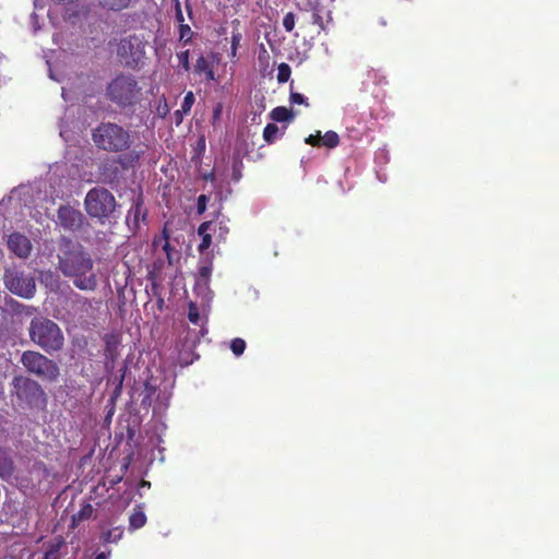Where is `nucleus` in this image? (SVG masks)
<instances>
[{"label": "nucleus", "instance_id": "18", "mask_svg": "<svg viewBox=\"0 0 559 559\" xmlns=\"http://www.w3.org/2000/svg\"><path fill=\"white\" fill-rule=\"evenodd\" d=\"M143 154H144L143 148L129 150L127 153L119 156V163L121 164V166L123 168L133 167L135 164L139 163L141 157L143 156Z\"/></svg>", "mask_w": 559, "mask_h": 559}, {"label": "nucleus", "instance_id": "14", "mask_svg": "<svg viewBox=\"0 0 559 559\" xmlns=\"http://www.w3.org/2000/svg\"><path fill=\"white\" fill-rule=\"evenodd\" d=\"M58 4L67 5V13L69 17L87 16L90 7L87 4L79 3L81 0H55Z\"/></svg>", "mask_w": 559, "mask_h": 559}, {"label": "nucleus", "instance_id": "46", "mask_svg": "<svg viewBox=\"0 0 559 559\" xmlns=\"http://www.w3.org/2000/svg\"><path fill=\"white\" fill-rule=\"evenodd\" d=\"M228 233V228L226 226H223L222 222L219 223V236L222 237L223 235L227 234Z\"/></svg>", "mask_w": 559, "mask_h": 559}, {"label": "nucleus", "instance_id": "6", "mask_svg": "<svg viewBox=\"0 0 559 559\" xmlns=\"http://www.w3.org/2000/svg\"><path fill=\"white\" fill-rule=\"evenodd\" d=\"M118 207L115 195L106 188H92L85 195L84 209L87 215L99 224L110 222Z\"/></svg>", "mask_w": 559, "mask_h": 559}, {"label": "nucleus", "instance_id": "25", "mask_svg": "<svg viewBox=\"0 0 559 559\" xmlns=\"http://www.w3.org/2000/svg\"><path fill=\"white\" fill-rule=\"evenodd\" d=\"M340 144V136L335 131H326L322 135V145L328 148H334Z\"/></svg>", "mask_w": 559, "mask_h": 559}, {"label": "nucleus", "instance_id": "16", "mask_svg": "<svg viewBox=\"0 0 559 559\" xmlns=\"http://www.w3.org/2000/svg\"><path fill=\"white\" fill-rule=\"evenodd\" d=\"M94 514V508L91 503H85L71 516V528H76L82 522L90 520Z\"/></svg>", "mask_w": 559, "mask_h": 559}, {"label": "nucleus", "instance_id": "35", "mask_svg": "<svg viewBox=\"0 0 559 559\" xmlns=\"http://www.w3.org/2000/svg\"><path fill=\"white\" fill-rule=\"evenodd\" d=\"M121 536H122V531L120 528L116 527V528L108 531L105 534L104 540L107 543L117 542L119 538H121Z\"/></svg>", "mask_w": 559, "mask_h": 559}, {"label": "nucleus", "instance_id": "36", "mask_svg": "<svg viewBox=\"0 0 559 559\" xmlns=\"http://www.w3.org/2000/svg\"><path fill=\"white\" fill-rule=\"evenodd\" d=\"M202 237V240L198 247V250L199 252H204L206 249L210 248L211 243H212V236L211 235H203L201 236Z\"/></svg>", "mask_w": 559, "mask_h": 559}, {"label": "nucleus", "instance_id": "2", "mask_svg": "<svg viewBox=\"0 0 559 559\" xmlns=\"http://www.w3.org/2000/svg\"><path fill=\"white\" fill-rule=\"evenodd\" d=\"M105 96L119 109L133 111L141 104L143 92L133 74L120 72L107 83Z\"/></svg>", "mask_w": 559, "mask_h": 559}, {"label": "nucleus", "instance_id": "47", "mask_svg": "<svg viewBox=\"0 0 559 559\" xmlns=\"http://www.w3.org/2000/svg\"><path fill=\"white\" fill-rule=\"evenodd\" d=\"M109 558V552L108 554H105V552H100L98 554L95 559H108Z\"/></svg>", "mask_w": 559, "mask_h": 559}, {"label": "nucleus", "instance_id": "28", "mask_svg": "<svg viewBox=\"0 0 559 559\" xmlns=\"http://www.w3.org/2000/svg\"><path fill=\"white\" fill-rule=\"evenodd\" d=\"M294 82H290L289 100L292 104L309 106L307 97L302 94L293 91Z\"/></svg>", "mask_w": 559, "mask_h": 559}, {"label": "nucleus", "instance_id": "29", "mask_svg": "<svg viewBox=\"0 0 559 559\" xmlns=\"http://www.w3.org/2000/svg\"><path fill=\"white\" fill-rule=\"evenodd\" d=\"M194 100L195 98L193 92H187L181 103L180 112L189 114L194 104Z\"/></svg>", "mask_w": 559, "mask_h": 559}, {"label": "nucleus", "instance_id": "5", "mask_svg": "<svg viewBox=\"0 0 559 559\" xmlns=\"http://www.w3.org/2000/svg\"><path fill=\"white\" fill-rule=\"evenodd\" d=\"M28 333L31 341L48 354L59 352L63 347L64 337L61 329L48 318L32 319Z\"/></svg>", "mask_w": 559, "mask_h": 559}, {"label": "nucleus", "instance_id": "38", "mask_svg": "<svg viewBox=\"0 0 559 559\" xmlns=\"http://www.w3.org/2000/svg\"><path fill=\"white\" fill-rule=\"evenodd\" d=\"M44 559H59V546H52L45 552Z\"/></svg>", "mask_w": 559, "mask_h": 559}, {"label": "nucleus", "instance_id": "12", "mask_svg": "<svg viewBox=\"0 0 559 559\" xmlns=\"http://www.w3.org/2000/svg\"><path fill=\"white\" fill-rule=\"evenodd\" d=\"M169 238L170 234L165 226L162 230V235L154 237L152 246L154 249H156L158 246H162V249L166 254L168 265H173L175 262L179 261L180 252L171 247Z\"/></svg>", "mask_w": 559, "mask_h": 559}, {"label": "nucleus", "instance_id": "27", "mask_svg": "<svg viewBox=\"0 0 559 559\" xmlns=\"http://www.w3.org/2000/svg\"><path fill=\"white\" fill-rule=\"evenodd\" d=\"M192 35L193 33L188 24L179 23V39L183 41L185 45L191 41Z\"/></svg>", "mask_w": 559, "mask_h": 559}, {"label": "nucleus", "instance_id": "13", "mask_svg": "<svg viewBox=\"0 0 559 559\" xmlns=\"http://www.w3.org/2000/svg\"><path fill=\"white\" fill-rule=\"evenodd\" d=\"M105 342V348H104V356L107 362L114 364L120 353H119V346H120V336L115 333L106 334L104 336Z\"/></svg>", "mask_w": 559, "mask_h": 559}, {"label": "nucleus", "instance_id": "42", "mask_svg": "<svg viewBox=\"0 0 559 559\" xmlns=\"http://www.w3.org/2000/svg\"><path fill=\"white\" fill-rule=\"evenodd\" d=\"M74 297H75V301L80 305H82L83 307H90L91 304L88 301V299L84 296H81L79 294H74Z\"/></svg>", "mask_w": 559, "mask_h": 559}, {"label": "nucleus", "instance_id": "39", "mask_svg": "<svg viewBox=\"0 0 559 559\" xmlns=\"http://www.w3.org/2000/svg\"><path fill=\"white\" fill-rule=\"evenodd\" d=\"M175 17L178 23L185 22V17H183V13H182L180 3H175Z\"/></svg>", "mask_w": 559, "mask_h": 559}, {"label": "nucleus", "instance_id": "11", "mask_svg": "<svg viewBox=\"0 0 559 559\" xmlns=\"http://www.w3.org/2000/svg\"><path fill=\"white\" fill-rule=\"evenodd\" d=\"M7 246L10 252L21 259H27L33 249L31 240L19 231L8 236Z\"/></svg>", "mask_w": 559, "mask_h": 559}, {"label": "nucleus", "instance_id": "9", "mask_svg": "<svg viewBox=\"0 0 559 559\" xmlns=\"http://www.w3.org/2000/svg\"><path fill=\"white\" fill-rule=\"evenodd\" d=\"M5 287L14 295L32 298L36 292V284L32 276L16 269H7L3 275Z\"/></svg>", "mask_w": 559, "mask_h": 559}, {"label": "nucleus", "instance_id": "24", "mask_svg": "<svg viewBox=\"0 0 559 559\" xmlns=\"http://www.w3.org/2000/svg\"><path fill=\"white\" fill-rule=\"evenodd\" d=\"M243 163L239 156H234L231 162V180L238 182L242 178Z\"/></svg>", "mask_w": 559, "mask_h": 559}, {"label": "nucleus", "instance_id": "37", "mask_svg": "<svg viewBox=\"0 0 559 559\" xmlns=\"http://www.w3.org/2000/svg\"><path fill=\"white\" fill-rule=\"evenodd\" d=\"M206 203H207V197L205 194L199 195L198 202H197L198 213L202 214L205 211Z\"/></svg>", "mask_w": 559, "mask_h": 559}, {"label": "nucleus", "instance_id": "48", "mask_svg": "<svg viewBox=\"0 0 559 559\" xmlns=\"http://www.w3.org/2000/svg\"><path fill=\"white\" fill-rule=\"evenodd\" d=\"M186 8H187L188 12L191 13V9H190L189 3L186 4Z\"/></svg>", "mask_w": 559, "mask_h": 559}, {"label": "nucleus", "instance_id": "34", "mask_svg": "<svg viewBox=\"0 0 559 559\" xmlns=\"http://www.w3.org/2000/svg\"><path fill=\"white\" fill-rule=\"evenodd\" d=\"M305 143L311 146H321L322 145V134L321 131H317L314 134H310L305 139Z\"/></svg>", "mask_w": 559, "mask_h": 559}, {"label": "nucleus", "instance_id": "45", "mask_svg": "<svg viewBox=\"0 0 559 559\" xmlns=\"http://www.w3.org/2000/svg\"><path fill=\"white\" fill-rule=\"evenodd\" d=\"M185 115H187V114L180 112V109H178L174 112V118H175V122L177 126H179L182 122Z\"/></svg>", "mask_w": 559, "mask_h": 559}, {"label": "nucleus", "instance_id": "4", "mask_svg": "<svg viewBox=\"0 0 559 559\" xmlns=\"http://www.w3.org/2000/svg\"><path fill=\"white\" fill-rule=\"evenodd\" d=\"M92 140L103 151L111 153L126 152L131 146V134L116 122H100L92 131Z\"/></svg>", "mask_w": 559, "mask_h": 559}, {"label": "nucleus", "instance_id": "33", "mask_svg": "<svg viewBox=\"0 0 559 559\" xmlns=\"http://www.w3.org/2000/svg\"><path fill=\"white\" fill-rule=\"evenodd\" d=\"M283 27L288 33L293 32L295 27V14L293 12H288L285 14L283 19Z\"/></svg>", "mask_w": 559, "mask_h": 559}, {"label": "nucleus", "instance_id": "19", "mask_svg": "<svg viewBox=\"0 0 559 559\" xmlns=\"http://www.w3.org/2000/svg\"><path fill=\"white\" fill-rule=\"evenodd\" d=\"M194 71L198 74H204L206 81H213L214 80V71L210 63V61L204 57L200 56L197 59Z\"/></svg>", "mask_w": 559, "mask_h": 559}, {"label": "nucleus", "instance_id": "49", "mask_svg": "<svg viewBox=\"0 0 559 559\" xmlns=\"http://www.w3.org/2000/svg\"><path fill=\"white\" fill-rule=\"evenodd\" d=\"M221 112V108L218 107L216 110H215V115H218Z\"/></svg>", "mask_w": 559, "mask_h": 559}, {"label": "nucleus", "instance_id": "17", "mask_svg": "<svg viewBox=\"0 0 559 559\" xmlns=\"http://www.w3.org/2000/svg\"><path fill=\"white\" fill-rule=\"evenodd\" d=\"M14 472V463L7 451L0 448V477L9 478Z\"/></svg>", "mask_w": 559, "mask_h": 559}, {"label": "nucleus", "instance_id": "20", "mask_svg": "<svg viewBox=\"0 0 559 559\" xmlns=\"http://www.w3.org/2000/svg\"><path fill=\"white\" fill-rule=\"evenodd\" d=\"M145 217V212L143 211V202L141 198L136 200V202L131 206L127 215V222H133L134 226L138 227L140 217Z\"/></svg>", "mask_w": 559, "mask_h": 559}, {"label": "nucleus", "instance_id": "10", "mask_svg": "<svg viewBox=\"0 0 559 559\" xmlns=\"http://www.w3.org/2000/svg\"><path fill=\"white\" fill-rule=\"evenodd\" d=\"M84 222L85 217L82 212L70 204L60 205L57 210V224L67 231L80 230Z\"/></svg>", "mask_w": 559, "mask_h": 559}, {"label": "nucleus", "instance_id": "3", "mask_svg": "<svg viewBox=\"0 0 559 559\" xmlns=\"http://www.w3.org/2000/svg\"><path fill=\"white\" fill-rule=\"evenodd\" d=\"M11 396L16 406L24 411L45 412L48 405V396L43 386L22 374L13 377Z\"/></svg>", "mask_w": 559, "mask_h": 559}, {"label": "nucleus", "instance_id": "43", "mask_svg": "<svg viewBox=\"0 0 559 559\" xmlns=\"http://www.w3.org/2000/svg\"><path fill=\"white\" fill-rule=\"evenodd\" d=\"M312 23L317 24L320 28H323V19L318 12L312 13Z\"/></svg>", "mask_w": 559, "mask_h": 559}, {"label": "nucleus", "instance_id": "30", "mask_svg": "<svg viewBox=\"0 0 559 559\" xmlns=\"http://www.w3.org/2000/svg\"><path fill=\"white\" fill-rule=\"evenodd\" d=\"M230 349L236 356H240L246 349V342L242 338L236 337L230 342Z\"/></svg>", "mask_w": 559, "mask_h": 559}, {"label": "nucleus", "instance_id": "7", "mask_svg": "<svg viewBox=\"0 0 559 559\" xmlns=\"http://www.w3.org/2000/svg\"><path fill=\"white\" fill-rule=\"evenodd\" d=\"M20 362L28 373L34 374L41 381L53 383L60 377L58 364L39 352L25 350L21 355Z\"/></svg>", "mask_w": 559, "mask_h": 559}, {"label": "nucleus", "instance_id": "15", "mask_svg": "<svg viewBox=\"0 0 559 559\" xmlns=\"http://www.w3.org/2000/svg\"><path fill=\"white\" fill-rule=\"evenodd\" d=\"M96 5L104 11L120 12L129 9L134 0H95Z\"/></svg>", "mask_w": 559, "mask_h": 559}, {"label": "nucleus", "instance_id": "32", "mask_svg": "<svg viewBox=\"0 0 559 559\" xmlns=\"http://www.w3.org/2000/svg\"><path fill=\"white\" fill-rule=\"evenodd\" d=\"M179 67H181L185 72L190 71V61H189V50H183L177 53Z\"/></svg>", "mask_w": 559, "mask_h": 559}, {"label": "nucleus", "instance_id": "44", "mask_svg": "<svg viewBox=\"0 0 559 559\" xmlns=\"http://www.w3.org/2000/svg\"><path fill=\"white\" fill-rule=\"evenodd\" d=\"M211 274V267L203 265L199 267V275L203 278H209Z\"/></svg>", "mask_w": 559, "mask_h": 559}, {"label": "nucleus", "instance_id": "26", "mask_svg": "<svg viewBox=\"0 0 559 559\" xmlns=\"http://www.w3.org/2000/svg\"><path fill=\"white\" fill-rule=\"evenodd\" d=\"M292 74V69L289 64L282 62L280 63L277 68V82L278 83H286Z\"/></svg>", "mask_w": 559, "mask_h": 559}, {"label": "nucleus", "instance_id": "22", "mask_svg": "<svg viewBox=\"0 0 559 559\" xmlns=\"http://www.w3.org/2000/svg\"><path fill=\"white\" fill-rule=\"evenodd\" d=\"M285 129L281 132L275 123H267L263 129V140L267 144L274 143L278 138L283 136Z\"/></svg>", "mask_w": 559, "mask_h": 559}, {"label": "nucleus", "instance_id": "1", "mask_svg": "<svg viewBox=\"0 0 559 559\" xmlns=\"http://www.w3.org/2000/svg\"><path fill=\"white\" fill-rule=\"evenodd\" d=\"M58 267L61 273L73 278V284L81 290H95L97 277L93 272L94 262L80 245L68 241L67 249L59 254Z\"/></svg>", "mask_w": 559, "mask_h": 559}, {"label": "nucleus", "instance_id": "31", "mask_svg": "<svg viewBox=\"0 0 559 559\" xmlns=\"http://www.w3.org/2000/svg\"><path fill=\"white\" fill-rule=\"evenodd\" d=\"M188 319L193 324H199V322H200V319H201L200 312H199V309H198V307H197V305L194 302H190L189 304Z\"/></svg>", "mask_w": 559, "mask_h": 559}, {"label": "nucleus", "instance_id": "8", "mask_svg": "<svg viewBox=\"0 0 559 559\" xmlns=\"http://www.w3.org/2000/svg\"><path fill=\"white\" fill-rule=\"evenodd\" d=\"M146 43L139 35H129L120 39L117 46V57L128 69H139L144 63Z\"/></svg>", "mask_w": 559, "mask_h": 559}, {"label": "nucleus", "instance_id": "50", "mask_svg": "<svg viewBox=\"0 0 559 559\" xmlns=\"http://www.w3.org/2000/svg\"><path fill=\"white\" fill-rule=\"evenodd\" d=\"M175 3H180V0H174Z\"/></svg>", "mask_w": 559, "mask_h": 559}, {"label": "nucleus", "instance_id": "21", "mask_svg": "<svg viewBox=\"0 0 559 559\" xmlns=\"http://www.w3.org/2000/svg\"><path fill=\"white\" fill-rule=\"evenodd\" d=\"M270 118L276 122L290 121L294 118L293 111L284 106H277L270 112Z\"/></svg>", "mask_w": 559, "mask_h": 559}, {"label": "nucleus", "instance_id": "41", "mask_svg": "<svg viewBox=\"0 0 559 559\" xmlns=\"http://www.w3.org/2000/svg\"><path fill=\"white\" fill-rule=\"evenodd\" d=\"M240 38H241L240 34H233V36H231V49H233V53L234 55L236 53V50H237V47L239 45Z\"/></svg>", "mask_w": 559, "mask_h": 559}, {"label": "nucleus", "instance_id": "40", "mask_svg": "<svg viewBox=\"0 0 559 559\" xmlns=\"http://www.w3.org/2000/svg\"><path fill=\"white\" fill-rule=\"evenodd\" d=\"M211 225H212V222H204L202 223L199 228H198V234L200 236H203V235H210L207 231L209 229L211 228Z\"/></svg>", "mask_w": 559, "mask_h": 559}, {"label": "nucleus", "instance_id": "23", "mask_svg": "<svg viewBox=\"0 0 559 559\" xmlns=\"http://www.w3.org/2000/svg\"><path fill=\"white\" fill-rule=\"evenodd\" d=\"M146 523V515L142 510H134L129 518V526L131 530H139Z\"/></svg>", "mask_w": 559, "mask_h": 559}]
</instances>
